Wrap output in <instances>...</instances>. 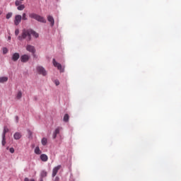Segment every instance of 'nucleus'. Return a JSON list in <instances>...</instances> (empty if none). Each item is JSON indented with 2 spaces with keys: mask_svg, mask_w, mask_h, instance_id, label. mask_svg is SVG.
<instances>
[{
  "mask_svg": "<svg viewBox=\"0 0 181 181\" xmlns=\"http://www.w3.org/2000/svg\"><path fill=\"white\" fill-rule=\"evenodd\" d=\"M25 39H26L27 42H30L32 40V36H30V29L23 30L21 35L18 37V40H20V42L25 40Z\"/></svg>",
  "mask_w": 181,
  "mask_h": 181,
  "instance_id": "f257e3e1",
  "label": "nucleus"
},
{
  "mask_svg": "<svg viewBox=\"0 0 181 181\" xmlns=\"http://www.w3.org/2000/svg\"><path fill=\"white\" fill-rule=\"evenodd\" d=\"M29 18H30L31 19H35V21H37V22H40L41 23H46V19L45 18V17H42L35 13H30Z\"/></svg>",
  "mask_w": 181,
  "mask_h": 181,
  "instance_id": "f03ea898",
  "label": "nucleus"
},
{
  "mask_svg": "<svg viewBox=\"0 0 181 181\" xmlns=\"http://www.w3.org/2000/svg\"><path fill=\"white\" fill-rule=\"evenodd\" d=\"M36 70L38 73V74H41L42 76H47V71L45 68L42 66H39L36 67Z\"/></svg>",
  "mask_w": 181,
  "mask_h": 181,
  "instance_id": "7ed1b4c3",
  "label": "nucleus"
},
{
  "mask_svg": "<svg viewBox=\"0 0 181 181\" xmlns=\"http://www.w3.org/2000/svg\"><path fill=\"white\" fill-rule=\"evenodd\" d=\"M52 63L53 66H54V67H57L58 70L61 71V73H63L64 71V68L62 66V64H60V63L56 62V59H52Z\"/></svg>",
  "mask_w": 181,
  "mask_h": 181,
  "instance_id": "20e7f679",
  "label": "nucleus"
},
{
  "mask_svg": "<svg viewBox=\"0 0 181 181\" xmlns=\"http://www.w3.org/2000/svg\"><path fill=\"white\" fill-rule=\"evenodd\" d=\"M21 22H22V16L16 15L15 16V19H14V25L16 26H18V25H19V23H21Z\"/></svg>",
  "mask_w": 181,
  "mask_h": 181,
  "instance_id": "39448f33",
  "label": "nucleus"
},
{
  "mask_svg": "<svg viewBox=\"0 0 181 181\" xmlns=\"http://www.w3.org/2000/svg\"><path fill=\"white\" fill-rule=\"evenodd\" d=\"M30 59V56H29L28 54H23L21 57V61L22 63H28Z\"/></svg>",
  "mask_w": 181,
  "mask_h": 181,
  "instance_id": "423d86ee",
  "label": "nucleus"
},
{
  "mask_svg": "<svg viewBox=\"0 0 181 181\" xmlns=\"http://www.w3.org/2000/svg\"><path fill=\"white\" fill-rule=\"evenodd\" d=\"M26 50L27 52H30V53H33V54H35V53L36 52V49H35V47L30 45H28L26 46Z\"/></svg>",
  "mask_w": 181,
  "mask_h": 181,
  "instance_id": "0eeeda50",
  "label": "nucleus"
},
{
  "mask_svg": "<svg viewBox=\"0 0 181 181\" xmlns=\"http://www.w3.org/2000/svg\"><path fill=\"white\" fill-rule=\"evenodd\" d=\"M61 168H62V165H59L53 168L52 177H54V176H56L57 175V172H59V170H60Z\"/></svg>",
  "mask_w": 181,
  "mask_h": 181,
  "instance_id": "6e6552de",
  "label": "nucleus"
},
{
  "mask_svg": "<svg viewBox=\"0 0 181 181\" xmlns=\"http://www.w3.org/2000/svg\"><path fill=\"white\" fill-rule=\"evenodd\" d=\"M20 57H21V55L19 54V53L16 52V53L13 54V55L11 57V59L13 60V62H18V60H19Z\"/></svg>",
  "mask_w": 181,
  "mask_h": 181,
  "instance_id": "1a4fd4ad",
  "label": "nucleus"
},
{
  "mask_svg": "<svg viewBox=\"0 0 181 181\" xmlns=\"http://www.w3.org/2000/svg\"><path fill=\"white\" fill-rule=\"evenodd\" d=\"M59 134H60V128H57L55 129V130L53 132L52 134V138L53 139H56V138H57V135H59Z\"/></svg>",
  "mask_w": 181,
  "mask_h": 181,
  "instance_id": "9d476101",
  "label": "nucleus"
},
{
  "mask_svg": "<svg viewBox=\"0 0 181 181\" xmlns=\"http://www.w3.org/2000/svg\"><path fill=\"white\" fill-rule=\"evenodd\" d=\"M47 21L49 22L52 27L54 26V18L52 16H47Z\"/></svg>",
  "mask_w": 181,
  "mask_h": 181,
  "instance_id": "9b49d317",
  "label": "nucleus"
},
{
  "mask_svg": "<svg viewBox=\"0 0 181 181\" xmlns=\"http://www.w3.org/2000/svg\"><path fill=\"white\" fill-rule=\"evenodd\" d=\"M40 158L42 162H47L49 160V157L46 154H41Z\"/></svg>",
  "mask_w": 181,
  "mask_h": 181,
  "instance_id": "f8f14e48",
  "label": "nucleus"
},
{
  "mask_svg": "<svg viewBox=\"0 0 181 181\" xmlns=\"http://www.w3.org/2000/svg\"><path fill=\"white\" fill-rule=\"evenodd\" d=\"M13 138H14V139L18 141V140L21 139V138H22V134H21V132H16L13 134Z\"/></svg>",
  "mask_w": 181,
  "mask_h": 181,
  "instance_id": "ddd939ff",
  "label": "nucleus"
},
{
  "mask_svg": "<svg viewBox=\"0 0 181 181\" xmlns=\"http://www.w3.org/2000/svg\"><path fill=\"white\" fill-rule=\"evenodd\" d=\"M34 36V37H35V39H37V37H39V33H36L35 30H30V36Z\"/></svg>",
  "mask_w": 181,
  "mask_h": 181,
  "instance_id": "4468645a",
  "label": "nucleus"
},
{
  "mask_svg": "<svg viewBox=\"0 0 181 181\" xmlns=\"http://www.w3.org/2000/svg\"><path fill=\"white\" fill-rule=\"evenodd\" d=\"M7 132H9V129H8V127L5 126L4 127L3 133L1 134V136H6Z\"/></svg>",
  "mask_w": 181,
  "mask_h": 181,
  "instance_id": "2eb2a0df",
  "label": "nucleus"
},
{
  "mask_svg": "<svg viewBox=\"0 0 181 181\" xmlns=\"http://www.w3.org/2000/svg\"><path fill=\"white\" fill-rule=\"evenodd\" d=\"M8 81V76H1L0 77V83H6Z\"/></svg>",
  "mask_w": 181,
  "mask_h": 181,
  "instance_id": "dca6fc26",
  "label": "nucleus"
},
{
  "mask_svg": "<svg viewBox=\"0 0 181 181\" xmlns=\"http://www.w3.org/2000/svg\"><path fill=\"white\" fill-rule=\"evenodd\" d=\"M34 152H35V153H36V155L42 154V151H40V148H39V146L35 147Z\"/></svg>",
  "mask_w": 181,
  "mask_h": 181,
  "instance_id": "f3484780",
  "label": "nucleus"
},
{
  "mask_svg": "<svg viewBox=\"0 0 181 181\" xmlns=\"http://www.w3.org/2000/svg\"><path fill=\"white\" fill-rule=\"evenodd\" d=\"M41 144L43 146H46V145H47V139L46 137H43L41 140Z\"/></svg>",
  "mask_w": 181,
  "mask_h": 181,
  "instance_id": "a211bd4d",
  "label": "nucleus"
},
{
  "mask_svg": "<svg viewBox=\"0 0 181 181\" xmlns=\"http://www.w3.org/2000/svg\"><path fill=\"white\" fill-rule=\"evenodd\" d=\"M46 176H47V172L42 170L40 173V179H43V177H46Z\"/></svg>",
  "mask_w": 181,
  "mask_h": 181,
  "instance_id": "6ab92c4d",
  "label": "nucleus"
},
{
  "mask_svg": "<svg viewBox=\"0 0 181 181\" xmlns=\"http://www.w3.org/2000/svg\"><path fill=\"white\" fill-rule=\"evenodd\" d=\"M2 136V140H1V145L3 146H5V145H6V137L1 136Z\"/></svg>",
  "mask_w": 181,
  "mask_h": 181,
  "instance_id": "aec40b11",
  "label": "nucleus"
},
{
  "mask_svg": "<svg viewBox=\"0 0 181 181\" xmlns=\"http://www.w3.org/2000/svg\"><path fill=\"white\" fill-rule=\"evenodd\" d=\"M69 114H65L64 116V122H69Z\"/></svg>",
  "mask_w": 181,
  "mask_h": 181,
  "instance_id": "412c9836",
  "label": "nucleus"
},
{
  "mask_svg": "<svg viewBox=\"0 0 181 181\" xmlns=\"http://www.w3.org/2000/svg\"><path fill=\"white\" fill-rule=\"evenodd\" d=\"M16 98H17V100H21V98H22V92L21 91H18L17 93Z\"/></svg>",
  "mask_w": 181,
  "mask_h": 181,
  "instance_id": "4be33fe9",
  "label": "nucleus"
},
{
  "mask_svg": "<svg viewBox=\"0 0 181 181\" xmlns=\"http://www.w3.org/2000/svg\"><path fill=\"white\" fill-rule=\"evenodd\" d=\"M18 11H23L25 9V5L20 4L17 8Z\"/></svg>",
  "mask_w": 181,
  "mask_h": 181,
  "instance_id": "5701e85b",
  "label": "nucleus"
},
{
  "mask_svg": "<svg viewBox=\"0 0 181 181\" xmlns=\"http://www.w3.org/2000/svg\"><path fill=\"white\" fill-rule=\"evenodd\" d=\"M21 4H22V1L21 0H16L15 2L16 6H19L20 5H21Z\"/></svg>",
  "mask_w": 181,
  "mask_h": 181,
  "instance_id": "b1692460",
  "label": "nucleus"
},
{
  "mask_svg": "<svg viewBox=\"0 0 181 181\" xmlns=\"http://www.w3.org/2000/svg\"><path fill=\"white\" fill-rule=\"evenodd\" d=\"M21 19H23V21H28V17H26V13H23Z\"/></svg>",
  "mask_w": 181,
  "mask_h": 181,
  "instance_id": "393cba45",
  "label": "nucleus"
},
{
  "mask_svg": "<svg viewBox=\"0 0 181 181\" xmlns=\"http://www.w3.org/2000/svg\"><path fill=\"white\" fill-rule=\"evenodd\" d=\"M2 52H3V54H6V53H8V48L3 47Z\"/></svg>",
  "mask_w": 181,
  "mask_h": 181,
  "instance_id": "a878e982",
  "label": "nucleus"
},
{
  "mask_svg": "<svg viewBox=\"0 0 181 181\" xmlns=\"http://www.w3.org/2000/svg\"><path fill=\"white\" fill-rule=\"evenodd\" d=\"M6 19H11L12 18V13H8L6 16Z\"/></svg>",
  "mask_w": 181,
  "mask_h": 181,
  "instance_id": "bb28decb",
  "label": "nucleus"
},
{
  "mask_svg": "<svg viewBox=\"0 0 181 181\" xmlns=\"http://www.w3.org/2000/svg\"><path fill=\"white\" fill-rule=\"evenodd\" d=\"M54 84L55 86H59L60 84V81H59V80L57 79L54 81Z\"/></svg>",
  "mask_w": 181,
  "mask_h": 181,
  "instance_id": "cd10ccee",
  "label": "nucleus"
},
{
  "mask_svg": "<svg viewBox=\"0 0 181 181\" xmlns=\"http://www.w3.org/2000/svg\"><path fill=\"white\" fill-rule=\"evenodd\" d=\"M15 35H16V36H18V35H19V29L18 28L16 29Z\"/></svg>",
  "mask_w": 181,
  "mask_h": 181,
  "instance_id": "c85d7f7f",
  "label": "nucleus"
},
{
  "mask_svg": "<svg viewBox=\"0 0 181 181\" xmlns=\"http://www.w3.org/2000/svg\"><path fill=\"white\" fill-rule=\"evenodd\" d=\"M24 181H35V179H29V178H28V177H25V178L24 179Z\"/></svg>",
  "mask_w": 181,
  "mask_h": 181,
  "instance_id": "c756f323",
  "label": "nucleus"
},
{
  "mask_svg": "<svg viewBox=\"0 0 181 181\" xmlns=\"http://www.w3.org/2000/svg\"><path fill=\"white\" fill-rule=\"evenodd\" d=\"M9 151L11 153H13L15 152V149L13 148H10Z\"/></svg>",
  "mask_w": 181,
  "mask_h": 181,
  "instance_id": "7c9ffc66",
  "label": "nucleus"
},
{
  "mask_svg": "<svg viewBox=\"0 0 181 181\" xmlns=\"http://www.w3.org/2000/svg\"><path fill=\"white\" fill-rule=\"evenodd\" d=\"M60 180V178H59V177H56L54 179V181H59Z\"/></svg>",
  "mask_w": 181,
  "mask_h": 181,
  "instance_id": "2f4dec72",
  "label": "nucleus"
},
{
  "mask_svg": "<svg viewBox=\"0 0 181 181\" xmlns=\"http://www.w3.org/2000/svg\"><path fill=\"white\" fill-rule=\"evenodd\" d=\"M16 119L17 120V122H18V119H19V117L18 116H16Z\"/></svg>",
  "mask_w": 181,
  "mask_h": 181,
  "instance_id": "473e14b6",
  "label": "nucleus"
},
{
  "mask_svg": "<svg viewBox=\"0 0 181 181\" xmlns=\"http://www.w3.org/2000/svg\"><path fill=\"white\" fill-rule=\"evenodd\" d=\"M0 15H2V11H0Z\"/></svg>",
  "mask_w": 181,
  "mask_h": 181,
  "instance_id": "72a5a7b5",
  "label": "nucleus"
},
{
  "mask_svg": "<svg viewBox=\"0 0 181 181\" xmlns=\"http://www.w3.org/2000/svg\"><path fill=\"white\" fill-rule=\"evenodd\" d=\"M8 40H11V37H8Z\"/></svg>",
  "mask_w": 181,
  "mask_h": 181,
  "instance_id": "f704fd0d",
  "label": "nucleus"
},
{
  "mask_svg": "<svg viewBox=\"0 0 181 181\" xmlns=\"http://www.w3.org/2000/svg\"><path fill=\"white\" fill-rule=\"evenodd\" d=\"M20 1H23L24 0H20Z\"/></svg>",
  "mask_w": 181,
  "mask_h": 181,
  "instance_id": "c9c22d12",
  "label": "nucleus"
}]
</instances>
